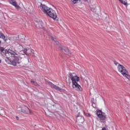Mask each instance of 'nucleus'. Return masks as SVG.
Returning a JSON list of instances; mask_svg holds the SVG:
<instances>
[{"label": "nucleus", "instance_id": "4468645a", "mask_svg": "<svg viewBox=\"0 0 130 130\" xmlns=\"http://www.w3.org/2000/svg\"><path fill=\"white\" fill-rule=\"evenodd\" d=\"M21 108V112H22V113H24L25 114H27L28 113H27V109H24L25 108L24 106L22 107H20Z\"/></svg>", "mask_w": 130, "mask_h": 130}, {"label": "nucleus", "instance_id": "f03ea898", "mask_svg": "<svg viewBox=\"0 0 130 130\" xmlns=\"http://www.w3.org/2000/svg\"><path fill=\"white\" fill-rule=\"evenodd\" d=\"M47 16H49L50 18H52L53 20H56V21H58V18L57 17V14L55 11L52 9L50 8L49 12L46 14Z\"/></svg>", "mask_w": 130, "mask_h": 130}, {"label": "nucleus", "instance_id": "39448f33", "mask_svg": "<svg viewBox=\"0 0 130 130\" xmlns=\"http://www.w3.org/2000/svg\"><path fill=\"white\" fill-rule=\"evenodd\" d=\"M59 49L61 50V51H62V52H65V54H67V55L70 56L71 54H72V53H71V51H70V49H69L68 47L62 46L59 47Z\"/></svg>", "mask_w": 130, "mask_h": 130}, {"label": "nucleus", "instance_id": "6e6552de", "mask_svg": "<svg viewBox=\"0 0 130 130\" xmlns=\"http://www.w3.org/2000/svg\"><path fill=\"white\" fill-rule=\"evenodd\" d=\"M72 87L73 89H75L76 91H78V92L83 91V88H82V87H81V85L78 84V83L75 82L74 83H73Z\"/></svg>", "mask_w": 130, "mask_h": 130}, {"label": "nucleus", "instance_id": "20e7f679", "mask_svg": "<svg viewBox=\"0 0 130 130\" xmlns=\"http://www.w3.org/2000/svg\"><path fill=\"white\" fill-rule=\"evenodd\" d=\"M10 63L14 67H16L18 63H21V61H20V59L17 56H15L13 59L10 60Z\"/></svg>", "mask_w": 130, "mask_h": 130}, {"label": "nucleus", "instance_id": "9d476101", "mask_svg": "<svg viewBox=\"0 0 130 130\" xmlns=\"http://www.w3.org/2000/svg\"><path fill=\"white\" fill-rule=\"evenodd\" d=\"M49 85L52 89H55V90H56L57 91H59V92H61L62 91V89L60 88V87L55 85V84H53L52 82H50L49 83Z\"/></svg>", "mask_w": 130, "mask_h": 130}, {"label": "nucleus", "instance_id": "a878e982", "mask_svg": "<svg viewBox=\"0 0 130 130\" xmlns=\"http://www.w3.org/2000/svg\"><path fill=\"white\" fill-rule=\"evenodd\" d=\"M113 62H114V64H115V66H117V64H119L118 62L115 60H114Z\"/></svg>", "mask_w": 130, "mask_h": 130}, {"label": "nucleus", "instance_id": "6ab92c4d", "mask_svg": "<svg viewBox=\"0 0 130 130\" xmlns=\"http://www.w3.org/2000/svg\"><path fill=\"white\" fill-rule=\"evenodd\" d=\"M90 10L92 12H93V13L96 12V6H91L90 7Z\"/></svg>", "mask_w": 130, "mask_h": 130}, {"label": "nucleus", "instance_id": "a211bd4d", "mask_svg": "<svg viewBox=\"0 0 130 130\" xmlns=\"http://www.w3.org/2000/svg\"><path fill=\"white\" fill-rule=\"evenodd\" d=\"M30 83H31L32 85H34V86H36L37 87H38V86H39V84H38L37 82L34 81L33 80H31L30 81Z\"/></svg>", "mask_w": 130, "mask_h": 130}, {"label": "nucleus", "instance_id": "b1692460", "mask_svg": "<svg viewBox=\"0 0 130 130\" xmlns=\"http://www.w3.org/2000/svg\"><path fill=\"white\" fill-rule=\"evenodd\" d=\"M78 1L79 0H71V2L74 4V5H75V4H77V2H78Z\"/></svg>", "mask_w": 130, "mask_h": 130}, {"label": "nucleus", "instance_id": "f257e3e1", "mask_svg": "<svg viewBox=\"0 0 130 130\" xmlns=\"http://www.w3.org/2000/svg\"><path fill=\"white\" fill-rule=\"evenodd\" d=\"M118 71L121 73L124 77H125L126 79H128V80H129L130 75L128 74L127 71H126V69H125L123 66L119 64L118 65Z\"/></svg>", "mask_w": 130, "mask_h": 130}, {"label": "nucleus", "instance_id": "c756f323", "mask_svg": "<svg viewBox=\"0 0 130 130\" xmlns=\"http://www.w3.org/2000/svg\"><path fill=\"white\" fill-rule=\"evenodd\" d=\"M84 2H87L88 0H83Z\"/></svg>", "mask_w": 130, "mask_h": 130}, {"label": "nucleus", "instance_id": "c85d7f7f", "mask_svg": "<svg viewBox=\"0 0 130 130\" xmlns=\"http://www.w3.org/2000/svg\"><path fill=\"white\" fill-rule=\"evenodd\" d=\"M16 118H17V119H19V117L16 116Z\"/></svg>", "mask_w": 130, "mask_h": 130}, {"label": "nucleus", "instance_id": "cd10ccee", "mask_svg": "<svg viewBox=\"0 0 130 130\" xmlns=\"http://www.w3.org/2000/svg\"><path fill=\"white\" fill-rule=\"evenodd\" d=\"M102 130H106V128L105 127H103Z\"/></svg>", "mask_w": 130, "mask_h": 130}, {"label": "nucleus", "instance_id": "393cba45", "mask_svg": "<svg viewBox=\"0 0 130 130\" xmlns=\"http://www.w3.org/2000/svg\"><path fill=\"white\" fill-rule=\"evenodd\" d=\"M85 116H87V117H91V115L90 114V113H85Z\"/></svg>", "mask_w": 130, "mask_h": 130}, {"label": "nucleus", "instance_id": "bb28decb", "mask_svg": "<svg viewBox=\"0 0 130 130\" xmlns=\"http://www.w3.org/2000/svg\"><path fill=\"white\" fill-rule=\"evenodd\" d=\"M3 39L4 40V41H5V42H7V41H8V39H6V38H4V39Z\"/></svg>", "mask_w": 130, "mask_h": 130}, {"label": "nucleus", "instance_id": "9b49d317", "mask_svg": "<svg viewBox=\"0 0 130 130\" xmlns=\"http://www.w3.org/2000/svg\"><path fill=\"white\" fill-rule=\"evenodd\" d=\"M78 114L79 115L77 116V118H76L77 121L79 123H83L84 121H85V120L84 119V117L80 115V113H79Z\"/></svg>", "mask_w": 130, "mask_h": 130}, {"label": "nucleus", "instance_id": "0eeeda50", "mask_svg": "<svg viewBox=\"0 0 130 130\" xmlns=\"http://www.w3.org/2000/svg\"><path fill=\"white\" fill-rule=\"evenodd\" d=\"M24 54L28 55V56H34V52L31 49H25L23 50Z\"/></svg>", "mask_w": 130, "mask_h": 130}, {"label": "nucleus", "instance_id": "f3484780", "mask_svg": "<svg viewBox=\"0 0 130 130\" xmlns=\"http://www.w3.org/2000/svg\"><path fill=\"white\" fill-rule=\"evenodd\" d=\"M0 50L1 52H2L3 53H4V54H5L6 55V53H7V50H5V48L1 47L0 48Z\"/></svg>", "mask_w": 130, "mask_h": 130}, {"label": "nucleus", "instance_id": "473e14b6", "mask_svg": "<svg viewBox=\"0 0 130 130\" xmlns=\"http://www.w3.org/2000/svg\"><path fill=\"white\" fill-rule=\"evenodd\" d=\"M92 106H93V108H95V107L94 106H93V104H92Z\"/></svg>", "mask_w": 130, "mask_h": 130}, {"label": "nucleus", "instance_id": "2f4dec72", "mask_svg": "<svg viewBox=\"0 0 130 130\" xmlns=\"http://www.w3.org/2000/svg\"><path fill=\"white\" fill-rule=\"evenodd\" d=\"M0 63H2V60L0 59Z\"/></svg>", "mask_w": 130, "mask_h": 130}, {"label": "nucleus", "instance_id": "f8f14e48", "mask_svg": "<svg viewBox=\"0 0 130 130\" xmlns=\"http://www.w3.org/2000/svg\"><path fill=\"white\" fill-rule=\"evenodd\" d=\"M9 2L10 4L12 5V6H14V7H15L17 10H20V9H21L20 6L17 5V2L16 1H14V0H9Z\"/></svg>", "mask_w": 130, "mask_h": 130}, {"label": "nucleus", "instance_id": "7c9ffc66", "mask_svg": "<svg viewBox=\"0 0 130 130\" xmlns=\"http://www.w3.org/2000/svg\"><path fill=\"white\" fill-rule=\"evenodd\" d=\"M0 44H2V41L0 40Z\"/></svg>", "mask_w": 130, "mask_h": 130}, {"label": "nucleus", "instance_id": "4be33fe9", "mask_svg": "<svg viewBox=\"0 0 130 130\" xmlns=\"http://www.w3.org/2000/svg\"><path fill=\"white\" fill-rule=\"evenodd\" d=\"M24 63L25 64H28L29 63V58L28 57L25 58L24 59Z\"/></svg>", "mask_w": 130, "mask_h": 130}, {"label": "nucleus", "instance_id": "dca6fc26", "mask_svg": "<svg viewBox=\"0 0 130 130\" xmlns=\"http://www.w3.org/2000/svg\"><path fill=\"white\" fill-rule=\"evenodd\" d=\"M51 39L52 40V41H54L55 43V44H56L57 45H59V42L58 41H56V39H54L53 37H51Z\"/></svg>", "mask_w": 130, "mask_h": 130}, {"label": "nucleus", "instance_id": "72a5a7b5", "mask_svg": "<svg viewBox=\"0 0 130 130\" xmlns=\"http://www.w3.org/2000/svg\"><path fill=\"white\" fill-rule=\"evenodd\" d=\"M5 60H6V61H7V59H6Z\"/></svg>", "mask_w": 130, "mask_h": 130}, {"label": "nucleus", "instance_id": "1a4fd4ad", "mask_svg": "<svg viewBox=\"0 0 130 130\" xmlns=\"http://www.w3.org/2000/svg\"><path fill=\"white\" fill-rule=\"evenodd\" d=\"M9 54H11V55H18V53H17L16 52H14L11 49H9L5 54V56L8 59L10 58V57H8Z\"/></svg>", "mask_w": 130, "mask_h": 130}, {"label": "nucleus", "instance_id": "5701e85b", "mask_svg": "<svg viewBox=\"0 0 130 130\" xmlns=\"http://www.w3.org/2000/svg\"><path fill=\"white\" fill-rule=\"evenodd\" d=\"M24 107L25 108H26V109H28V110H29L30 114H32V111H31V110H30V109H29V108H28V107L24 106Z\"/></svg>", "mask_w": 130, "mask_h": 130}, {"label": "nucleus", "instance_id": "ddd939ff", "mask_svg": "<svg viewBox=\"0 0 130 130\" xmlns=\"http://www.w3.org/2000/svg\"><path fill=\"white\" fill-rule=\"evenodd\" d=\"M99 118H100L101 122H103L104 120H105L106 119V115L103 114L101 115L99 117Z\"/></svg>", "mask_w": 130, "mask_h": 130}, {"label": "nucleus", "instance_id": "412c9836", "mask_svg": "<svg viewBox=\"0 0 130 130\" xmlns=\"http://www.w3.org/2000/svg\"><path fill=\"white\" fill-rule=\"evenodd\" d=\"M0 38L2 39H5V38H6V36H5V34L1 31H0Z\"/></svg>", "mask_w": 130, "mask_h": 130}, {"label": "nucleus", "instance_id": "2eb2a0df", "mask_svg": "<svg viewBox=\"0 0 130 130\" xmlns=\"http://www.w3.org/2000/svg\"><path fill=\"white\" fill-rule=\"evenodd\" d=\"M119 2H120L122 4V5H124V6L127 7V1L126 0H119Z\"/></svg>", "mask_w": 130, "mask_h": 130}, {"label": "nucleus", "instance_id": "aec40b11", "mask_svg": "<svg viewBox=\"0 0 130 130\" xmlns=\"http://www.w3.org/2000/svg\"><path fill=\"white\" fill-rule=\"evenodd\" d=\"M103 115L102 112L101 110H99L97 112H96V115L99 117V116H101V115Z\"/></svg>", "mask_w": 130, "mask_h": 130}, {"label": "nucleus", "instance_id": "423d86ee", "mask_svg": "<svg viewBox=\"0 0 130 130\" xmlns=\"http://www.w3.org/2000/svg\"><path fill=\"white\" fill-rule=\"evenodd\" d=\"M41 10H42V12L44 13L46 15L48 13L49 11L50 10L51 8H48L44 4H42L41 3V6L40 7Z\"/></svg>", "mask_w": 130, "mask_h": 130}, {"label": "nucleus", "instance_id": "7ed1b4c3", "mask_svg": "<svg viewBox=\"0 0 130 130\" xmlns=\"http://www.w3.org/2000/svg\"><path fill=\"white\" fill-rule=\"evenodd\" d=\"M69 78L71 79L72 84H74L75 83H78L79 81H80V78L75 74V73H69Z\"/></svg>", "mask_w": 130, "mask_h": 130}]
</instances>
